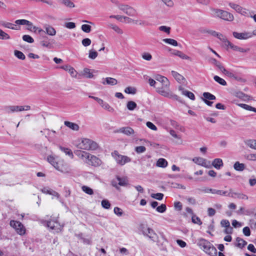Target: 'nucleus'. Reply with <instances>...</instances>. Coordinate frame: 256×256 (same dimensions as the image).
Here are the masks:
<instances>
[{
  "mask_svg": "<svg viewBox=\"0 0 256 256\" xmlns=\"http://www.w3.org/2000/svg\"><path fill=\"white\" fill-rule=\"evenodd\" d=\"M157 81L156 91L160 95L164 96H170V85L168 80L165 76L158 74L155 76Z\"/></svg>",
  "mask_w": 256,
  "mask_h": 256,
  "instance_id": "1",
  "label": "nucleus"
},
{
  "mask_svg": "<svg viewBox=\"0 0 256 256\" xmlns=\"http://www.w3.org/2000/svg\"><path fill=\"white\" fill-rule=\"evenodd\" d=\"M198 244L203 248V250L208 254L211 256H217L216 248L208 240L200 238L199 240Z\"/></svg>",
  "mask_w": 256,
  "mask_h": 256,
  "instance_id": "2",
  "label": "nucleus"
},
{
  "mask_svg": "<svg viewBox=\"0 0 256 256\" xmlns=\"http://www.w3.org/2000/svg\"><path fill=\"white\" fill-rule=\"evenodd\" d=\"M212 15L214 17L220 18L224 20L232 22L234 20V16L231 13L218 8H212Z\"/></svg>",
  "mask_w": 256,
  "mask_h": 256,
  "instance_id": "3",
  "label": "nucleus"
},
{
  "mask_svg": "<svg viewBox=\"0 0 256 256\" xmlns=\"http://www.w3.org/2000/svg\"><path fill=\"white\" fill-rule=\"evenodd\" d=\"M80 148L87 150H94L98 148V144L88 138H84L82 142L80 144Z\"/></svg>",
  "mask_w": 256,
  "mask_h": 256,
  "instance_id": "4",
  "label": "nucleus"
},
{
  "mask_svg": "<svg viewBox=\"0 0 256 256\" xmlns=\"http://www.w3.org/2000/svg\"><path fill=\"white\" fill-rule=\"evenodd\" d=\"M112 155L116 161L117 163L121 166H123L126 163L129 162L131 161L130 158L126 156H122L119 154L118 152L116 150L112 152Z\"/></svg>",
  "mask_w": 256,
  "mask_h": 256,
  "instance_id": "5",
  "label": "nucleus"
},
{
  "mask_svg": "<svg viewBox=\"0 0 256 256\" xmlns=\"http://www.w3.org/2000/svg\"><path fill=\"white\" fill-rule=\"evenodd\" d=\"M10 226L13 227L18 234L22 235L25 234L26 229L23 224L20 222L11 220L10 222Z\"/></svg>",
  "mask_w": 256,
  "mask_h": 256,
  "instance_id": "6",
  "label": "nucleus"
},
{
  "mask_svg": "<svg viewBox=\"0 0 256 256\" xmlns=\"http://www.w3.org/2000/svg\"><path fill=\"white\" fill-rule=\"evenodd\" d=\"M118 8L128 16H133L136 14V10L128 5L120 4L118 5Z\"/></svg>",
  "mask_w": 256,
  "mask_h": 256,
  "instance_id": "7",
  "label": "nucleus"
},
{
  "mask_svg": "<svg viewBox=\"0 0 256 256\" xmlns=\"http://www.w3.org/2000/svg\"><path fill=\"white\" fill-rule=\"evenodd\" d=\"M233 36L238 40H246L249 38H251L252 36V34L251 32H232Z\"/></svg>",
  "mask_w": 256,
  "mask_h": 256,
  "instance_id": "8",
  "label": "nucleus"
},
{
  "mask_svg": "<svg viewBox=\"0 0 256 256\" xmlns=\"http://www.w3.org/2000/svg\"><path fill=\"white\" fill-rule=\"evenodd\" d=\"M144 235L148 237L154 242H158V236L154 231L151 228H148L146 232H144Z\"/></svg>",
  "mask_w": 256,
  "mask_h": 256,
  "instance_id": "9",
  "label": "nucleus"
},
{
  "mask_svg": "<svg viewBox=\"0 0 256 256\" xmlns=\"http://www.w3.org/2000/svg\"><path fill=\"white\" fill-rule=\"evenodd\" d=\"M46 224L48 228L52 230H55L57 232L61 231L62 228V226L56 221H48Z\"/></svg>",
  "mask_w": 256,
  "mask_h": 256,
  "instance_id": "10",
  "label": "nucleus"
},
{
  "mask_svg": "<svg viewBox=\"0 0 256 256\" xmlns=\"http://www.w3.org/2000/svg\"><path fill=\"white\" fill-rule=\"evenodd\" d=\"M193 161L196 164L204 166L206 168L210 167V162L207 161L206 159L202 158H193Z\"/></svg>",
  "mask_w": 256,
  "mask_h": 256,
  "instance_id": "11",
  "label": "nucleus"
},
{
  "mask_svg": "<svg viewBox=\"0 0 256 256\" xmlns=\"http://www.w3.org/2000/svg\"><path fill=\"white\" fill-rule=\"evenodd\" d=\"M54 40H50V39L46 36L42 37V40H40V44L43 47H46L48 48H53Z\"/></svg>",
  "mask_w": 256,
  "mask_h": 256,
  "instance_id": "12",
  "label": "nucleus"
},
{
  "mask_svg": "<svg viewBox=\"0 0 256 256\" xmlns=\"http://www.w3.org/2000/svg\"><path fill=\"white\" fill-rule=\"evenodd\" d=\"M86 162L94 166H98L100 165L102 163L101 160L98 158L94 156L91 155L90 154L89 160H86Z\"/></svg>",
  "mask_w": 256,
  "mask_h": 256,
  "instance_id": "13",
  "label": "nucleus"
},
{
  "mask_svg": "<svg viewBox=\"0 0 256 256\" xmlns=\"http://www.w3.org/2000/svg\"><path fill=\"white\" fill-rule=\"evenodd\" d=\"M4 110L8 114L12 112H22V106H8L4 107Z\"/></svg>",
  "mask_w": 256,
  "mask_h": 256,
  "instance_id": "14",
  "label": "nucleus"
},
{
  "mask_svg": "<svg viewBox=\"0 0 256 256\" xmlns=\"http://www.w3.org/2000/svg\"><path fill=\"white\" fill-rule=\"evenodd\" d=\"M44 28H45L46 32L43 30L42 29H40L38 30V33L40 34L42 32H46L49 36H54L56 35V30L52 26H50V25H46L44 26Z\"/></svg>",
  "mask_w": 256,
  "mask_h": 256,
  "instance_id": "15",
  "label": "nucleus"
},
{
  "mask_svg": "<svg viewBox=\"0 0 256 256\" xmlns=\"http://www.w3.org/2000/svg\"><path fill=\"white\" fill-rule=\"evenodd\" d=\"M228 196L232 198H238L242 200H248V196L243 194L232 192V190H230V192L228 194Z\"/></svg>",
  "mask_w": 256,
  "mask_h": 256,
  "instance_id": "16",
  "label": "nucleus"
},
{
  "mask_svg": "<svg viewBox=\"0 0 256 256\" xmlns=\"http://www.w3.org/2000/svg\"><path fill=\"white\" fill-rule=\"evenodd\" d=\"M118 132L122 133L126 136H130L134 134V130L130 127H122L119 129Z\"/></svg>",
  "mask_w": 256,
  "mask_h": 256,
  "instance_id": "17",
  "label": "nucleus"
},
{
  "mask_svg": "<svg viewBox=\"0 0 256 256\" xmlns=\"http://www.w3.org/2000/svg\"><path fill=\"white\" fill-rule=\"evenodd\" d=\"M60 68L66 71H68L72 77L76 76V72L74 69V68H73L70 65L62 66H60Z\"/></svg>",
  "mask_w": 256,
  "mask_h": 256,
  "instance_id": "18",
  "label": "nucleus"
},
{
  "mask_svg": "<svg viewBox=\"0 0 256 256\" xmlns=\"http://www.w3.org/2000/svg\"><path fill=\"white\" fill-rule=\"evenodd\" d=\"M75 154L82 159L85 158L86 160H89V158H90V154L84 151L78 150L75 152Z\"/></svg>",
  "mask_w": 256,
  "mask_h": 256,
  "instance_id": "19",
  "label": "nucleus"
},
{
  "mask_svg": "<svg viewBox=\"0 0 256 256\" xmlns=\"http://www.w3.org/2000/svg\"><path fill=\"white\" fill-rule=\"evenodd\" d=\"M98 104L104 109L108 110L110 112H113L114 110V109L111 107L107 102H104L101 99Z\"/></svg>",
  "mask_w": 256,
  "mask_h": 256,
  "instance_id": "20",
  "label": "nucleus"
},
{
  "mask_svg": "<svg viewBox=\"0 0 256 256\" xmlns=\"http://www.w3.org/2000/svg\"><path fill=\"white\" fill-rule=\"evenodd\" d=\"M103 84H108L110 86H114L118 84V80L112 78H106L104 79V81L102 82Z\"/></svg>",
  "mask_w": 256,
  "mask_h": 256,
  "instance_id": "21",
  "label": "nucleus"
},
{
  "mask_svg": "<svg viewBox=\"0 0 256 256\" xmlns=\"http://www.w3.org/2000/svg\"><path fill=\"white\" fill-rule=\"evenodd\" d=\"M64 124V125L66 126L67 127L69 128H70L74 130L78 131L80 128V127L78 124L72 122L65 121Z\"/></svg>",
  "mask_w": 256,
  "mask_h": 256,
  "instance_id": "22",
  "label": "nucleus"
},
{
  "mask_svg": "<svg viewBox=\"0 0 256 256\" xmlns=\"http://www.w3.org/2000/svg\"><path fill=\"white\" fill-rule=\"evenodd\" d=\"M224 74L227 76H228L230 78H232L234 79L235 80L238 81V82H244L245 81L244 80V79H243L242 78L238 76H237L236 74H234V73L228 72V70H226V72H225Z\"/></svg>",
  "mask_w": 256,
  "mask_h": 256,
  "instance_id": "23",
  "label": "nucleus"
},
{
  "mask_svg": "<svg viewBox=\"0 0 256 256\" xmlns=\"http://www.w3.org/2000/svg\"><path fill=\"white\" fill-rule=\"evenodd\" d=\"M48 161L56 169L60 170V168L58 164L56 162L55 158L52 156H48Z\"/></svg>",
  "mask_w": 256,
  "mask_h": 256,
  "instance_id": "24",
  "label": "nucleus"
},
{
  "mask_svg": "<svg viewBox=\"0 0 256 256\" xmlns=\"http://www.w3.org/2000/svg\"><path fill=\"white\" fill-rule=\"evenodd\" d=\"M172 54L173 55L177 56H179L180 58L182 59L189 60L190 58L189 56H187L186 55L184 54L183 52H182L178 50H173Z\"/></svg>",
  "mask_w": 256,
  "mask_h": 256,
  "instance_id": "25",
  "label": "nucleus"
},
{
  "mask_svg": "<svg viewBox=\"0 0 256 256\" xmlns=\"http://www.w3.org/2000/svg\"><path fill=\"white\" fill-rule=\"evenodd\" d=\"M212 165L216 169H220V167L223 166V162L220 158H216L212 162Z\"/></svg>",
  "mask_w": 256,
  "mask_h": 256,
  "instance_id": "26",
  "label": "nucleus"
},
{
  "mask_svg": "<svg viewBox=\"0 0 256 256\" xmlns=\"http://www.w3.org/2000/svg\"><path fill=\"white\" fill-rule=\"evenodd\" d=\"M219 40H221L224 43V46L228 48L230 47L232 48V46L234 45L228 40L226 36H224L222 34V36L219 38Z\"/></svg>",
  "mask_w": 256,
  "mask_h": 256,
  "instance_id": "27",
  "label": "nucleus"
},
{
  "mask_svg": "<svg viewBox=\"0 0 256 256\" xmlns=\"http://www.w3.org/2000/svg\"><path fill=\"white\" fill-rule=\"evenodd\" d=\"M236 96L241 99H242L244 101H246L248 100H252V98L250 96H248L244 93L239 92H236Z\"/></svg>",
  "mask_w": 256,
  "mask_h": 256,
  "instance_id": "28",
  "label": "nucleus"
},
{
  "mask_svg": "<svg viewBox=\"0 0 256 256\" xmlns=\"http://www.w3.org/2000/svg\"><path fill=\"white\" fill-rule=\"evenodd\" d=\"M171 72L172 76L178 82H180L182 80H184V77L180 74H178V72L174 70H172Z\"/></svg>",
  "mask_w": 256,
  "mask_h": 256,
  "instance_id": "29",
  "label": "nucleus"
},
{
  "mask_svg": "<svg viewBox=\"0 0 256 256\" xmlns=\"http://www.w3.org/2000/svg\"><path fill=\"white\" fill-rule=\"evenodd\" d=\"M234 168L237 171H242L245 168V165L244 164L236 162L234 163Z\"/></svg>",
  "mask_w": 256,
  "mask_h": 256,
  "instance_id": "30",
  "label": "nucleus"
},
{
  "mask_svg": "<svg viewBox=\"0 0 256 256\" xmlns=\"http://www.w3.org/2000/svg\"><path fill=\"white\" fill-rule=\"evenodd\" d=\"M236 241L237 242L238 244H236V246L240 248H243L244 247L246 244H247V242L246 240H243L242 238H236Z\"/></svg>",
  "mask_w": 256,
  "mask_h": 256,
  "instance_id": "31",
  "label": "nucleus"
},
{
  "mask_svg": "<svg viewBox=\"0 0 256 256\" xmlns=\"http://www.w3.org/2000/svg\"><path fill=\"white\" fill-rule=\"evenodd\" d=\"M15 23L17 24L20 25H26L28 26H32V22L26 20H18L15 21Z\"/></svg>",
  "mask_w": 256,
  "mask_h": 256,
  "instance_id": "32",
  "label": "nucleus"
},
{
  "mask_svg": "<svg viewBox=\"0 0 256 256\" xmlns=\"http://www.w3.org/2000/svg\"><path fill=\"white\" fill-rule=\"evenodd\" d=\"M168 165L167 161L164 158H160L156 162V166L160 168H166Z\"/></svg>",
  "mask_w": 256,
  "mask_h": 256,
  "instance_id": "33",
  "label": "nucleus"
},
{
  "mask_svg": "<svg viewBox=\"0 0 256 256\" xmlns=\"http://www.w3.org/2000/svg\"><path fill=\"white\" fill-rule=\"evenodd\" d=\"M202 96L204 98H202V99H206V100H216V96L208 92H204L203 93Z\"/></svg>",
  "mask_w": 256,
  "mask_h": 256,
  "instance_id": "34",
  "label": "nucleus"
},
{
  "mask_svg": "<svg viewBox=\"0 0 256 256\" xmlns=\"http://www.w3.org/2000/svg\"><path fill=\"white\" fill-rule=\"evenodd\" d=\"M116 179L118 182V184L120 186H126L128 184V180L126 178H121L120 176H117Z\"/></svg>",
  "mask_w": 256,
  "mask_h": 256,
  "instance_id": "35",
  "label": "nucleus"
},
{
  "mask_svg": "<svg viewBox=\"0 0 256 256\" xmlns=\"http://www.w3.org/2000/svg\"><path fill=\"white\" fill-rule=\"evenodd\" d=\"M108 26L110 28H112V30H114L116 33H118V34H123L122 30L120 28H119L118 26L110 24L108 25Z\"/></svg>",
  "mask_w": 256,
  "mask_h": 256,
  "instance_id": "36",
  "label": "nucleus"
},
{
  "mask_svg": "<svg viewBox=\"0 0 256 256\" xmlns=\"http://www.w3.org/2000/svg\"><path fill=\"white\" fill-rule=\"evenodd\" d=\"M136 106V104L134 101H128L126 104V108L130 110H134Z\"/></svg>",
  "mask_w": 256,
  "mask_h": 256,
  "instance_id": "37",
  "label": "nucleus"
},
{
  "mask_svg": "<svg viewBox=\"0 0 256 256\" xmlns=\"http://www.w3.org/2000/svg\"><path fill=\"white\" fill-rule=\"evenodd\" d=\"M238 106L246 110L252 111L256 112V108H254L252 106L244 104H238Z\"/></svg>",
  "mask_w": 256,
  "mask_h": 256,
  "instance_id": "38",
  "label": "nucleus"
},
{
  "mask_svg": "<svg viewBox=\"0 0 256 256\" xmlns=\"http://www.w3.org/2000/svg\"><path fill=\"white\" fill-rule=\"evenodd\" d=\"M60 150L64 152L66 154L68 155L71 158L74 157L72 152L71 150L68 148H66L62 146H60Z\"/></svg>",
  "mask_w": 256,
  "mask_h": 256,
  "instance_id": "39",
  "label": "nucleus"
},
{
  "mask_svg": "<svg viewBox=\"0 0 256 256\" xmlns=\"http://www.w3.org/2000/svg\"><path fill=\"white\" fill-rule=\"evenodd\" d=\"M246 144L250 148L256 150V140H248L246 142Z\"/></svg>",
  "mask_w": 256,
  "mask_h": 256,
  "instance_id": "40",
  "label": "nucleus"
},
{
  "mask_svg": "<svg viewBox=\"0 0 256 256\" xmlns=\"http://www.w3.org/2000/svg\"><path fill=\"white\" fill-rule=\"evenodd\" d=\"M83 74L86 78H92L94 76L90 72V70L85 68L83 70Z\"/></svg>",
  "mask_w": 256,
  "mask_h": 256,
  "instance_id": "41",
  "label": "nucleus"
},
{
  "mask_svg": "<svg viewBox=\"0 0 256 256\" xmlns=\"http://www.w3.org/2000/svg\"><path fill=\"white\" fill-rule=\"evenodd\" d=\"M62 3L65 6L70 8H73L75 6L74 3L70 0H62Z\"/></svg>",
  "mask_w": 256,
  "mask_h": 256,
  "instance_id": "42",
  "label": "nucleus"
},
{
  "mask_svg": "<svg viewBox=\"0 0 256 256\" xmlns=\"http://www.w3.org/2000/svg\"><path fill=\"white\" fill-rule=\"evenodd\" d=\"M214 80L215 81H216V82H218V84L222 86L226 85V80L218 76H214Z\"/></svg>",
  "mask_w": 256,
  "mask_h": 256,
  "instance_id": "43",
  "label": "nucleus"
},
{
  "mask_svg": "<svg viewBox=\"0 0 256 256\" xmlns=\"http://www.w3.org/2000/svg\"><path fill=\"white\" fill-rule=\"evenodd\" d=\"M14 56L18 59L24 60L26 58L24 54L20 51L15 50L14 51Z\"/></svg>",
  "mask_w": 256,
  "mask_h": 256,
  "instance_id": "44",
  "label": "nucleus"
},
{
  "mask_svg": "<svg viewBox=\"0 0 256 256\" xmlns=\"http://www.w3.org/2000/svg\"><path fill=\"white\" fill-rule=\"evenodd\" d=\"M10 36L2 30L0 29V40H6L10 39Z\"/></svg>",
  "mask_w": 256,
  "mask_h": 256,
  "instance_id": "45",
  "label": "nucleus"
},
{
  "mask_svg": "<svg viewBox=\"0 0 256 256\" xmlns=\"http://www.w3.org/2000/svg\"><path fill=\"white\" fill-rule=\"evenodd\" d=\"M82 191L88 194L92 195L94 194L93 190L88 186H84L82 187Z\"/></svg>",
  "mask_w": 256,
  "mask_h": 256,
  "instance_id": "46",
  "label": "nucleus"
},
{
  "mask_svg": "<svg viewBox=\"0 0 256 256\" xmlns=\"http://www.w3.org/2000/svg\"><path fill=\"white\" fill-rule=\"evenodd\" d=\"M124 92L128 94H134L136 93V90L135 88L128 86L125 88Z\"/></svg>",
  "mask_w": 256,
  "mask_h": 256,
  "instance_id": "47",
  "label": "nucleus"
},
{
  "mask_svg": "<svg viewBox=\"0 0 256 256\" xmlns=\"http://www.w3.org/2000/svg\"><path fill=\"white\" fill-rule=\"evenodd\" d=\"M163 41L168 44L172 45L174 46H178V42L176 40L172 38H165L163 40Z\"/></svg>",
  "mask_w": 256,
  "mask_h": 256,
  "instance_id": "48",
  "label": "nucleus"
},
{
  "mask_svg": "<svg viewBox=\"0 0 256 256\" xmlns=\"http://www.w3.org/2000/svg\"><path fill=\"white\" fill-rule=\"evenodd\" d=\"M232 48L234 50L238 51V52H248L250 50V48H248L246 49H244V48H240V47H239L238 46H234V45L232 46Z\"/></svg>",
  "mask_w": 256,
  "mask_h": 256,
  "instance_id": "49",
  "label": "nucleus"
},
{
  "mask_svg": "<svg viewBox=\"0 0 256 256\" xmlns=\"http://www.w3.org/2000/svg\"><path fill=\"white\" fill-rule=\"evenodd\" d=\"M236 11L242 15L246 16L247 14L248 10L239 5Z\"/></svg>",
  "mask_w": 256,
  "mask_h": 256,
  "instance_id": "50",
  "label": "nucleus"
},
{
  "mask_svg": "<svg viewBox=\"0 0 256 256\" xmlns=\"http://www.w3.org/2000/svg\"><path fill=\"white\" fill-rule=\"evenodd\" d=\"M134 150L137 154H140L145 152L146 150V148L144 146H136L134 148Z\"/></svg>",
  "mask_w": 256,
  "mask_h": 256,
  "instance_id": "51",
  "label": "nucleus"
},
{
  "mask_svg": "<svg viewBox=\"0 0 256 256\" xmlns=\"http://www.w3.org/2000/svg\"><path fill=\"white\" fill-rule=\"evenodd\" d=\"M192 222L194 224H196L199 225H201L202 224V222L200 219L196 215H193L192 218Z\"/></svg>",
  "mask_w": 256,
  "mask_h": 256,
  "instance_id": "52",
  "label": "nucleus"
},
{
  "mask_svg": "<svg viewBox=\"0 0 256 256\" xmlns=\"http://www.w3.org/2000/svg\"><path fill=\"white\" fill-rule=\"evenodd\" d=\"M102 206L106 209H109L110 207V204L107 200H104L102 201Z\"/></svg>",
  "mask_w": 256,
  "mask_h": 256,
  "instance_id": "53",
  "label": "nucleus"
},
{
  "mask_svg": "<svg viewBox=\"0 0 256 256\" xmlns=\"http://www.w3.org/2000/svg\"><path fill=\"white\" fill-rule=\"evenodd\" d=\"M81 28L83 32L86 33H88L91 31V26L88 24H82V26Z\"/></svg>",
  "mask_w": 256,
  "mask_h": 256,
  "instance_id": "54",
  "label": "nucleus"
},
{
  "mask_svg": "<svg viewBox=\"0 0 256 256\" xmlns=\"http://www.w3.org/2000/svg\"><path fill=\"white\" fill-rule=\"evenodd\" d=\"M183 94L188 96L192 100H194L195 99V96L194 94L190 92L188 90L184 91Z\"/></svg>",
  "mask_w": 256,
  "mask_h": 256,
  "instance_id": "55",
  "label": "nucleus"
},
{
  "mask_svg": "<svg viewBox=\"0 0 256 256\" xmlns=\"http://www.w3.org/2000/svg\"><path fill=\"white\" fill-rule=\"evenodd\" d=\"M22 40L28 43H32L34 42L33 38L29 35H24L22 36Z\"/></svg>",
  "mask_w": 256,
  "mask_h": 256,
  "instance_id": "56",
  "label": "nucleus"
},
{
  "mask_svg": "<svg viewBox=\"0 0 256 256\" xmlns=\"http://www.w3.org/2000/svg\"><path fill=\"white\" fill-rule=\"evenodd\" d=\"M98 54L96 51L91 50L89 51L88 57L92 60H94L97 57Z\"/></svg>",
  "mask_w": 256,
  "mask_h": 256,
  "instance_id": "57",
  "label": "nucleus"
},
{
  "mask_svg": "<svg viewBox=\"0 0 256 256\" xmlns=\"http://www.w3.org/2000/svg\"><path fill=\"white\" fill-rule=\"evenodd\" d=\"M151 197L160 200L162 199L164 197V194L162 193L152 194H151Z\"/></svg>",
  "mask_w": 256,
  "mask_h": 256,
  "instance_id": "58",
  "label": "nucleus"
},
{
  "mask_svg": "<svg viewBox=\"0 0 256 256\" xmlns=\"http://www.w3.org/2000/svg\"><path fill=\"white\" fill-rule=\"evenodd\" d=\"M156 210L157 212L163 213L166 210V207L165 204H162L160 206H158Z\"/></svg>",
  "mask_w": 256,
  "mask_h": 256,
  "instance_id": "59",
  "label": "nucleus"
},
{
  "mask_svg": "<svg viewBox=\"0 0 256 256\" xmlns=\"http://www.w3.org/2000/svg\"><path fill=\"white\" fill-rule=\"evenodd\" d=\"M143 59L150 61L152 58V55L148 52H144L142 56Z\"/></svg>",
  "mask_w": 256,
  "mask_h": 256,
  "instance_id": "60",
  "label": "nucleus"
},
{
  "mask_svg": "<svg viewBox=\"0 0 256 256\" xmlns=\"http://www.w3.org/2000/svg\"><path fill=\"white\" fill-rule=\"evenodd\" d=\"M214 65L224 74L227 70L219 62H218Z\"/></svg>",
  "mask_w": 256,
  "mask_h": 256,
  "instance_id": "61",
  "label": "nucleus"
},
{
  "mask_svg": "<svg viewBox=\"0 0 256 256\" xmlns=\"http://www.w3.org/2000/svg\"><path fill=\"white\" fill-rule=\"evenodd\" d=\"M208 34H211L212 36H214L217 37L218 39H219L220 37L222 36V34L218 33L214 30H208Z\"/></svg>",
  "mask_w": 256,
  "mask_h": 256,
  "instance_id": "62",
  "label": "nucleus"
},
{
  "mask_svg": "<svg viewBox=\"0 0 256 256\" xmlns=\"http://www.w3.org/2000/svg\"><path fill=\"white\" fill-rule=\"evenodd\" d=\"M0 25L4 26V28H10L11 26H12L14 24L10 22H6L4 21L1 20L0 21Z\"/></svg>",
  "mask_w": 256,
  "mask_h": 256,
  "instance_id": "63",
  "label": "nucleus"
},
{
  "mask_svg": "<svg viewBox=\"0 0 256 256\" xmlns=\"http://www.w3.org/2000/svg\"><path fill=\"white\" fill-rule=\"evenodd\" d=\"M114 213L118 216H120L122 215L123 212L122 209L118 207H115L114 208Z\"/></svg>",
  "mask_w": 256,
  "mask_h": 256,
  "instance_id": "64",
  "label": "nucleus"
}]
</instances>
